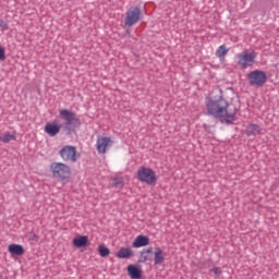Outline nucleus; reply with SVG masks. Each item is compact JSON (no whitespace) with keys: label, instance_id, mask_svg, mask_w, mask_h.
<instances>
[{"label":"nucleus","instance_id":"nucleus-2","mask_svg":"<svg viewBox=\"0 0 279 279\" xmlns=\"http://www.w3.org/2000/svg\"><path fill=\"white\" fill-rule=\"evenodd\" d=\"M50 171L52 173V177L66 184L71 181L72 178V169L69 165L64 162H52L50 165Z\"/></svg>","mask_w":279,"mask_h":279},{"label":"nucleus","instance_id":"nucleus-6","mask_svg":"<svg viewBox=\"0 0 279 279\" xmlns=\"http://www.w3.org/2000/svg\"><path fill=\"white\" fill-rule=\"evenodd\" d=\"M247 78H248L250 84L255 87H262L267 81V76H266L265 72L259 71V70L251 72L247 75Z\"/></svg>","mask_w":279,"mask_h":279},{"label":"nucleus","instance_id":"nucleus-24","mask_svg":"<svg viewBox=\"0 0 279 279\" xmlns=\"http://www.w3.org/2000/svg\"><path fill=\"white\" fill-rule=\"evenodd\" d=\"M5 49L3 47L0 46V61L5 60Z\"/></svg>","mask_w":279,"mask_h":279},{"label":"nucleus","instance_id":"nucleus-14","mask_svg":"<svg viewBox=\"0 0 279 279\" xmlns=\"http://www.w3.org/2000/svg\"><path fill=\"white\" fill-rule=\"evenodd\" d=\"M116 256L117 258H132V256H134V251L130 247H121Z\"/></svg>","mask_w":279,"mask_h":279},{"label":"nucleus","instance_id":"nucleus-13","mask_svg":"<svg viewBox=\"0 0 279 279\" xmlns=\"http://www.w3.org/2000/svg\"><path fill=\"white\" fill-rule=\"evenodd\" d=\"M147 245H149V238L146 235H137L132 243V247H147Z\"/></svg>","mask_w":279,"mask_h":279},{"label":"nucleus","instance_id":"nucleus-15","mask_svg":"<svg viewBox=\"0 0 279 279\" xmlns=\"http://www.w3.org/2000/svg\"><path fill=\"white\" fill-rule=\"evenodd\" d=\"M154 256H155V265H162V263H165V253L162 252V248L156 247Z\"/></svg>","mask_w":279,"mask_h":279},{"label":"nucleus","instance_id":"nucleus-26","mask_svg":"<svg viewBox=\"0 0 279 279\" xmlns=\"http://www.w3.org/2000/svg\"><path fill=\"white\" fill-rule=\"evenodd\" d=\"M29 241H38V235L36 233H31Z\"/></svg>","mask_w":279,"mask_h":279},{"label":"nucleus","instance_id":"nucleus-8","mask_svg":"<svg viewBox=\"0 0 279 279\" xmlns=\"http://www.w3.org/2000/svg\"><path fill=\"white\" fill-rule=\"evenodd\" d=\"M60 116L65 121L66 125H81V120L76 118V114L68 109L59 110Z\"/></svg>","mask_w":279,"mask_h":279},{"label":"nucleus","instance_id":"nucleus-11","mask_svg":"<svg viewBox=\"0 0 279 279\" xmlns=\"http://www.w3.org/2000/svg\"><path fill=\"white\" fill-rule=\"evenodd\" d=\"M8 252L11 254V256H24L25 248L21 244H10L8 246Z\"/></svg>","mask_w":279,"mask_h":279},{"label":"nucleus","instance_id":"nucleus-22","mask_svg":"<svg viewBox=\"0 0 279 279\" xmlns=\"http://www.w3.org/2000/svg\"><path fill=\"white\" fill-rule=\"evenodd\" d=\"M113 185L116 187H123V180H121V179H113Z\"/></svg>","mask_w":279,"mask_h":279},{"label":"nucleus","instance_id":"nucleus-10","mask_svg":"<svg viewBox=\"0 0 279 279\" xmlns=\"http://www.w3.org/2000/svg\"><path fill=\"white\" fill-rule=\"evenodd\" d=\"M44 130L49 136L53 137L61 132V125L54 122H49V123H46Z\"/></svg>","mask_w":279,"mask_h":279},{"label":"nucleus","instance_id":"nucleus-19","mask_svg":"<svg viewBox=\"0 0 279 279\" xmlns=\"http://www.w3.org/2000/svg\"><path fill=\"white\" fill-rule=\"evenodd\" d=\"M228 52H229V49H228L225 45H221V46L218 48V50H217V52H216V56H217L219 59L223 60V59H225V56H226Z\"/></svg>","mask_w":279,"mask_h":279},{"label":"nucleus","instance_id":"nucleus-20","mask_svg":"<svg viewBox=\"0 0 279 279\" xmlns=\"http://www.w3.org/2000/svg\"><path fill=\"white\" fill-rule=\"evenodd\" d=\"M98 254L106 258V256H110V248H108L106 245L101 244L98 246Z\"/></svg>","mask_w":279,"mask_h":279},{"label":"nucleus","instance_id":"nucleus-16","mask_svg":"<svg viewBox=\"0 0 279 279\" xmlns=\"http://www.w3.org/2000/svg\"><path fill=\"white\" fill-rule=\"evenodd\" d=\"M128 272L131 279H141V270L136 266L129 265Z\"/></svg>","mask_w":279,"mask_h":279},{"label":"nucleus","instance_id":"nucleus-17","mask_svg":"<svg viewBox=\"0 0 279 279\" xmlns=\"http://www.w3.org/2000/svg\"><path fill=\"white\" fill-rule=\"evenodd\" d=\"M262 131L260 126L257 125V124H250L245 131L246 135L247 136H251V135H257L259 134Z\"/></svg>","mask_w":279,"mask_h":279},{"label":"nucleus","instance_id":"nucleus-12","mask_svg":"<svg viewBox=\"0 0 279 279\" xmlns=\"http://www.w3.org/2000/svg\"><path fill=\"white\" fill-rule=\"evenodd\" d=\"M74 247H86L89 243V239L87 235H78L72 241Z\"/></svg>","mask_w":279,"mask_h":279},{"label":"nucleus","instance_id":"nucleus-4","mask_svg":"<svg viewBox=\"0 0 279 279\" xmlns=\"http://www.w3.org/2000/svg\"><path fill=\"white\" fill-rule=\"evenodd\" d=\"M137 178L140 181H142L148 185L156 184V181H158L156 171L151 170L150 168H146V167H142L138 169Z\"/></svg>","mask_w":279,"mask_h":279},{"label":"nucleus","instance_id":"nucleus-1","mask_svg":"<svg viewBox=\"0 0 279 279\" xmlns=\"http://www.w3.org/2000/svg\"><path fill=\"white\" fill-rule=\"evenodd\" d=\"M207 112L215 118H223L231 123L235 120V109L231 110L228 101L222 96L206 98Z\"/></svg>","mask_w":279,"mask_h":279},{"label":"nucleus","instance_id":"nucleus-9","mask_svg":"<svg viewBox=\"0 0 279 279\" xmlns=\"http://www.w3.org/2000/svg\"><path fill=\"white\" fill-rule=\"evenodd\" d=\"M112 146V138L111 137H98L96 142V148L99 154H106L108 148Z\"/></svg>","mask_w":279,"mask_h":279},{"label":"nucleus","instance_id":"nucleus-7","mask_svg":"<svg viewBox=\"0 0 279 279\" xmlns=\"http://www.w3.org/2000/svg\"><path fill=\"white\" fill-rule=\"evenodd\" d=\"M141 20V9L134 8L126 12L124 24L129 27L135 25Z\"/></svg>","mask_w":279,"mask_h":279},{"label":"nucleus","instance_id":"nucleus-25","mask_svg":"<svg viewBox=\"0 0 279 279\" xmlns=\"http://www.w3.org/2000/svg\"><path fill=\"white\" fill-rule=\"evenodd\" d=\"M210 271H213V274L215 276H221V274H222V271L220 270L219 267H214V268L210 269Z\"/></svg>","mask_w":279,"mask_h":279},{"label":"nucleus","instance_id":"nucleus-18","mask_svg":"<svg viewBox=\"0 0 279 279\" xmlns=\"http://www.w3.org/2000/svg\"><path fill=\"white\" fill-rule=\"evenodd\" d=\"M11 141H16L15 134H11L10 132H5L0 135V142L10 143Z\"/></svg>","mask_w":279,"mask_h":279},{"label":"nucleus","instance_id":"nucleus-27","mask_svg":"<svg viewBox=\"0 0 279 279\" xmlns=\"http://www.w3.org/2000/svg\"><path fill=\"white\" fill-rule=\"evenodd\" d=\"M145 254H151L154 252V248L149 247L143 251Z\"/></svg>","mask_w":279,"mask_h":279},{"label":"nucleus","instance_id":"nucleus-3","mask_svg":"<svg viewBox=\"0 0 279 279\" xmlns=\"http://www.w3.org/2000/svg\"><path fill=\"white\" fill-rule=\"evenodd\" d=\"M257 53L254 50H244L243 52L236 54V64L241 70L253 66L256 62Z\"/></svg>","mask_w":279,"mask_h":279},{"label":"nucleus","instance_id":"nucleus-5","mask_svg":"<svg viewBox=\"0 0 279 279\" xmlns=\"http://www.w3.org/2000/svg\"><path fill=\"white\" fill-rule=\"evenodd\" d=\"M60 156L64 161L76 162L81 154L77 153L76 147L66 145L60 150Z\"/></svg>","mask_w":279,"mask_h":279},{"label":"nucleus","instance_id":"nucleus-21","mask_svg":"<svg viewBox=\"0 0 279 279\" xmlns=\"http://www.w3.org/2000/svg\"><path fill=\"white\" fill-rule=\"evenodd\" d=\"M147 260H149V256L147 255V253H144V252L142 251V252H141L140 263H147Z\"/></svg>","mask_w":279,"mask_h":279},{"label":"nucleus","instance_id":"nucleus-23","mask_svg":"<svg viewBox=\"0 0 279 279\" xmlns=\"http://www.w3.org/2000/svg\"><path fill=\"white\" fill-rule=\"evenodd\" d=\"M0 28L2 31H8L9 29V25L7 22H4L3 20H0Z\"/></svg>","mask_w":279,"mask_h":279}]
</instances>
